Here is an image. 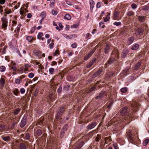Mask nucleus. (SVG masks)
<instances>
[{
    "mask_svg": "<svg viewBox=\"0 0 149 149\" xmlns=\"http://www.w3.org/2000/svg\"><path fill=\"white\" fill-rule=\"evenodd\" d=\"M136 132H134V134H133L132 132L130 130H129L127 132V136L128 141L131 143H135V140L134 137H133L134 134H135Z\"/></svg>",
    "mask_w": 149,
    "mask_h": 149,
    "instance_id": "obj_1",
    "label": "nucleus"
},
{
    "mask_svg": "<svg viewBox=\"0 0 149 149\" xmlns=\"http://www.w3.org/2000/svg\"><path fill=\"white\" fill-rule=\"evenodd\" d=\"M1 21L2 22L1 27L2 29H6L8 26V20L6 18L3 17L1 19Z\"/></svg>",
    "mask_w": 149,
    "mask_h": 149,
    "instance_id": "obj_2",
    "label": "nucleus"
},
{
    "mask_svg": "<svg viewBox=\"0 0 149 149\" xmlns=\"http://www.w3.org/2000/svg\"><path fill=\"white\" fill-rule=\"evenodd\" d=\"M65 111V108L63 107H60L58 112L57 113L56 118L58 119L63 114Z\"/></svg>",
    "mask_w": 149,
    "mask_h": 149,
    "instance_id": "obj_3",
    "label": "nucleus"
},
{
    "mask_svg": "<svg viewBox=\"0 0 149 149\" xmlns=\"http://www.w3.org/2000/svg\"><path fill=\"white\" fill-rule=\"evenodd\" d=\"M129 110L127 109V107H124L123 108L120 112L121 114L123 115L128 116L130 118L131 117V115L130 116V113L128 112Z\"/></svg>",
    "mask_w": 149,
    "mask_h": 149,
    "instance_id": "obj_4",
    "label": "nucleus"
},
{
    "mask_svg": "<svg viewBox=\"0 0 149 149\" xmlns=\"http://www.w3.org/2000/svg\"><path fill=\"white\" fill-rule=\"evenodd\" d=\"M107 95V94L105 91H102L98 95L95 97V99L96 100L98 99H102L105 96H106Z\"/></svg>",
    "mask_w": 149,
    "mask_h": 149,
    "instance_id": "obj_5",
    "label": "nucleus"
},
{
    "mask_svg": "<svg viewBox=\"0 0 149 149\" xmlns=\"http://www.w3.org/2000/svg\"><path fill=\"white\" fill-rule=\"evenodd\" d=\"M96 49V48L95 47L93 49H91L89 52L88 53V54L84 56V60H88L93 54Z\"/></svg>",
    "mask_w": 149,
    "mask_h": 149,
    "instance_id": "obj_6",
    "label": "nucleus"
},
{
    "mask_svg": "<svg viewBox=\"0 0 149 149\" xmlns=\"http://www.w3.org/2000/svg\"><path fill=\"white\" fill-rule=\"evenodd\" d=\"M26 124V117L24 116L22 119L20 126L21 128L24 127Z\"/></svg>",
    "mask_w": 149,
    "mask_h": 149,
    "instance_id": "obj_7",
    "label": "nucleus"
},
{
    "mask_svg": "<svg viewBox=\"0 0 149 149\" xmlns=\"http://www.w3.org/2000/svg\"><path fill=\"white\" fill-rule=\"evenodd\" d=\"M84 144V143L83 141L77 143L74 149H79Z\"/></svg>",
    "mask_w": 149,
    "mask_h": 149,
    "instance_id": "obj_8",
    "label": "nucleus"
},
{
    "mask_svg": "<svg viewBox=\"0 0 149 149\" xmlns=\"http://www.w3.org/2000/svg\"><path fill=\"white\" fill-rule=\"evenodd\" d=\"M97 125L96 123L94 122L88 125L86 127V129L88 130H90L94 128Z\"/></svg>",
    "mask_w": 149,
    "mask_h": 149,
    "instance_id": "obj_9",
    "label": "nucleus"
},
{
    "mask_svg": "<svg viewBox=\"0 0 149 149\" xmlns=\"http://www.w3.org/2000/svg\"><path fill=\"white\" fill-rule=\"evenodd\" d=\"M96 61V58L93 59L90 62L88 63L86 65V68H89L91 67L93 64Z\"/></svg>",
    "mask_w": 149,
    "mask_h": 149,
    "instance_id": "obj_10",
    "label": "nucleus"
},
{
    "mask_svg": "<svg viewBox=\"0 0 149 149\" xmlns=\"http://www.w3.org/2000/svg\"><path fill=\"white\" fill-rule=\"evenodd\" d=\"M102 71V69L99 68V69L93 74V76L94 77H96L100 75Z\"/></svg>",
    "mask_w": 149,
    "mask_h": 149,
    "instance_id": "obj_11",
    "label": "nucleus"
},
{
    "mask_svg": "<svg viewBox=\"0 0 149 149\" xmlns=\"http://www.w3.org/2000/svg\"><path fill=\"white\" fill-rule=\"evenodd\" d=\"M110 49V46L108 44H106L104 49V53L106 54H107L109 52Z\"/></svg>",
    "mask_w": 149,
    "mask_h": 149,
    "instance_id": "obj_12",
    "label": "nucleus"
},
{
    "mask_svg": "<svg viewBox=\"0 0 149 149\" xmlns=\"http://www.w3.org/2000/svg\"><path fill=\"white\" fill-rule=\"evenodd\" d=\"M144 31V29L142 28H139L136 30V34L137 35H140L141 33H143Z\"/></svg>",
    "mask_w": 149,
    "mask_h": 149,
    "instance_id": "obj_13",
    "label": "nucleus"
},
{
    "mask_svg": "<svg viewBox=\"0 0 149 149\" xmlns=\"http://www.w3.org/2000/svg\"><path fill=\"white\" fill-rule=\"evenodd\" d=\"M128 51L127 50H124L122 53L121 57L123 58H125L128 54Z\"/></svg>",
    "mask_w": 149,
    "mask_h": 149,
    "instance_id": "obj_14",
    "label": "nucleus"
},
{
    "mask_svg": "<svg viewBox=\"0 0 149 149\" xmlns=\"http://www.w3.org/2000/svg\"><path fill=\"white\" fill-rule=\"evenodd\" d=\"M90 8L91 10V11L92 12L94 6L95 2L93 0H90Z\"/></svg>",
    "mask_w": 149,
    "mask_h": 149,
    "instance_id": "obj_15",
    "label": "nucleus"
},
{
    "mask_svg": "<svg viewBox=\"0 0 149 149\" xmlns=\"http://www.w3.org/2000/svg\"><path fill=\"white\" fill-rule=\"evenodd\" d=\"M134 37H131L128 39V45L132 44L134 40Z\"/></svg>",
    "mask_w": 149,
    "mask_h": 149,
    "instance_id": "obj_16",
    "label": "nucleus"
},
{
    "mask_svg": "<svg viewBox=\"0 0 149 149\" xmlns=\"http://www.w3.org/2000/svg\"><path fill=\"white\" fill-rule=\"evenodd\" d=\"M115 59L113 58H110L108 61L107 63L106 64L107 65V64L111 65L115 61Z\"/></svg>",
    "mask_w": 149,
    "mask_h": 149,
    "instance_id": "obj_17",
    "label": "nucleus"
},
{
    "mask_svg": "<svg viewBox=\"0 0 149 149\" xmlns=\"http://www.w3.org/2000/svg\"><path fill=\"white\" fill-rule=\"evenodd\" d=\"M5 79L4 78H1L0 79V86L1 88L4 87L5 84Z\"/></svg>",
    "mask_w": 149,
    "mask_h": 149,
    "instance_id": "obj_18",
    "label": "nucleus"
},
{
    "mask_svg": "<svg viewBox=\"0 0 149 149\" xmlns=\"http://www.w3.org/2000/svg\"><path fill=\"white\" fill-rule=\"evenodd\" d=\"M119 12L118 11H115L113 16V18L114 19L116 20L117 19L119 16Z\"/></svg>",
    "mask_w": 149,
    "mask_h": 149,
    "instance_id": "obj_19",
    "label": "nucleus"
},
{
    "mask_svg": "<svg viewBox=\"0 0 149 149\" xmlns=\"http://www.w3.org/2000/svg\"><path fill=\"white\" fill-rule=\"evenodd\" d=\"M139 47V45L138 44H136L133 46L132 48L131 49L132 50H136Z\"/></svg>",
    "mask_w": 149,
    "mask_h": 149,
    "instance_id": "obj_20",
    "label": "nucleus"
},
{
    "mask_svg": "<svg viewBox=\"0 0 149 149\" xmlns=\"http://www.w3.org/2000/svg\"><path fill=\"white\" fill-rule=\"evenodd\" d=\"M19 149H26V146L25 144L23 143H22L20 144L19 145Z\"/></svg>",
    "mask_w": 149,
    "mask_h": 149,
    "instance_id": "obj_21",
    "label": "nucleus"
},
{
    "mask_svg": "<svg viewBox=\"0 0 149 149\" xmlns=\"http://www.w3.org/2000/svg\"><path fill=\"white\" fill-rule=\"evenodd\" d=\"M149 9V6L148 5L142 7V9L143 10L146 11Z\"/></svg>",
    "mask_w": 149,
    "mask_h": 149,
    "instance_id": "obj_22",
    "label": "nucleus"
},
{
    "mask_svg": "<svg viewBox=\"0 0 149 149\" xmlns=\"http://www.w3.org/2000/svg\"><path fill=\"white\" fill-rule=\"evenodd\" d=\"M2 139L5 141H8L10 140V137L9 136H4L2 137Z\"/></svg>",
    "mask_w": 149,
    "mask_h": 149,
    "instance_id": "obj_23",
    "label": "nucleus"
},
{
    "mask_svg": "<svg viewBox=\"0 0 149 149\" xmlns=\"http://www.w3.org/2000/svg\"><path fill=\"white\" fill-rule=\"evenodd\" d=\"M46 16V13L45 11L42 12L41 13L40 16L41 17L42 19H44Z\"/></svg>",
    "mask_w": 149,
    "mask_h": 149,
    "instance_id": "obj_24",
    "label": "nucleus"
},
{
    "mask_svg": "<svg viewBox=\"0 0 149 149\" xmlns=\"http://www.w3.org/2000/svg\"><path fill=\"white\" fill-rule=\"evenodd\" d=\"M42 131L40 130H38L36 132V134L38 136H40L42 134Z\"/></svg>",
    "mask_w": 149,
    "mask_h": 149,
    "instance_id": "obj_25",
    "label": "nucleus"
},
{
    "mask_svg": "<svg viewBox=\"0 0 149 149\" xmlns=\"http://www.w3.org/2000/svg\"><path fill=\"white\" fill-rule=\"evenodd\" d=\"M26 39L29 42H31L33 40V37L31 36H27Z\"/></svg>",
    "mask_w": 149,
    "mask_h": 149,
    "instance_id": "obj_26",
    "label": "nucleus"
},
{
    "mask_svg": "<svg viewBox=\"0 0 149 149\" xmlns=\"http://www.w3.org/2000/svg\"><path fill=\"white\" fill-rule=\"evenodd\" d=\"M132 106L135 109H137L139 107V104L136 102H134Z\"/></svg>",
    "mask_w": 149,
    "mask_h": 149,
    "instance_id": "obj_27",
    "label": "nucleus"
},
{
    "mask_svg": "<svg viewBox=\"0 0 149 149\" xmlns=\"http://www.w3.org/2000/svg\"><path fill=\"white\" fill-rule=\"evenodd\" d=\"M64 18L67 20H69L71 19V17L69 14H68L65 15Z\"/></svg>",
    "mask_w": 149,
    "mask_h": 149,
    "instance_id": "obj_28",
    "label": "nucleus"
},
{
    "mask_svg": "<svg viewBox=\"0 0 149 149\" xmlns=\"http://www.w3.org/2000/svg\"><path fill=\"white\" fill-rule=\"evenodd\" d=\"M13 93L15 95H17L19 93V91L17 88H15L13 91Z\"/></svg>",
    "mask_w": 149,
    "mask_h": 149,
    "instance_id": "obj_29",
    "label": "nucleus"
},
{
    "mask_svg": "<svg viewBox=\"0 0 149 149\" xmlns=\"http://www.w3.org/2000/svg\"><path fill=\"white\" fill-rule=\"evenodd\" d=\"M144 17L142 16H139L138 17V19L140 22H143L144 21Z\"/></svg>",
    "mask_w": 149,
    "mask_h": 149,
    "instance_id": "obj_30",
    "label": "nucleus"
},
{
    "mask_svg": "<svg viewBox=\"0 0 149 149\" xmlns=\"http://www.w3.org/2000/svg\"><path fill=\"white\" fill-rule=\"evenodd\" d=\"M134 14V12L132 10L128 11L127 13L128 16H130L133 15Z\"/></svg>",
    "mask_w": 149,
    "mask_h": 149,
    "instance_id": "obj_31",
    "label": "nucleus"
},
{
    "mask_svg": "<svg viewBox=\"0 0 149 149\" xmlns=\"http://www.w3.org/2000/svg\"><path fill=\"white\" fill-rule=\"evenodd\" d=\"M109 15L110 14H109V15H107L106 17L104 18V21L105 22H107L110 19Z\"/></svg>",
    "mask_w": 149,
    "mask_h": 149,
    "instance_id": "obj_32",
    "label": "nucleus"
},
{
    "mask_svg": "<svg viewBox=\"0 0 149 149\" xmlns=\"http://www.w3.org/2000/svg\"><path fill=\"white\" fill-rule=\"evenodd\" d=\"M149 142V139H146L143 142V146H146L148 144V142Z\"/></svg>",
    "mask_w": 149,
    "mask_h": 149,
    "instance_id": "obj_33",
    "label": "nucleus"
},
{
    "mask_svg": "<svg viewBox=\"0 0 149 149\" xmlns=\"http://www.w3.org/2000/svg\"><path fill=\"white\" fill-rule=\"evenodd\" d=\"M121 92L125 93L127 91V87H124L121 88L120 90Z\"/></svg>",
    "mask_w": 149,
    "mask_h": 149,
    "instance_id": "obj_34",
    "label": "nucleus"
},
{
    "mask_svg": "<svg viewBox=\"0 0 149 149\" xmlns=\"http://www.w3.org/2000/svg\"><path fill=\"white\" fill-rule=\"evenodd\" d=\"M20 111V109L19 108H17L14 111V114L15 115H17Z\"/></svg>",
    "mask_w": 149,
    "mask_h": 149,
    "instance_id": "obj_35",
    "label": "nucleus"
},
{
    "mask_svg": "<svg viewBox=\"0 0 149 149\" xmlns=\"http://www.w3.org/2000/svg\"><path fill=\"white\" fill-rule=\"evenodd\" d=\"M24 139L28 140L30 139V136L29 134L27 133L24 136Z\"/></svg>",
    "mask_w": 149,
    "mask_h": 149,
    "instance_id": "obj_36",
    "label": "nucleus"
},
{
    "mask_svg": "<svg viewBox=\"0 0 149 149\" xmlns=\"http://www.w3.org/2000/svg\"><path fill=\"white\" fill-rule=\"evenodd\" d=\"M6 70V67L4 66H2L0 67V71L3 72Z\"/></svg>",
    "mask_w": 149,
    "mask_h": 149,
    "instance_id": "obj_37",
    "label": "nucleus"
},
{
    "mask_svg": "<svg viewBox=\"0 0 149 149\" xmlns=\"http://www.w3.org/2000/svg\"><path fill=\"white\" fill-rule=\"evenodd\" d=\"M101 138V136H100L99 134H98L95 138V140L96 141L98 142L100 140V139Z\"/></svg>",
    "mask_w": 149,
    "mask_h": 149,
    "instance_id": "obj_38",
    "label": "nucleus"
},
{
    "mask_svg": "<svg viewBox=\"0 0 149 149\" xmlns=\"http://www.w3.org/2000/svg\"><path fill=\"white\" fill-rule=\"evenodd\" d=\"M104 23L103 22H100L99 24L100 26L102 28L105 27V26L104 25Z\"/></svg>",
    "mask_w": 149,
    "mask_h": 149,
    "instance_id": "obj_39",
    "label": "nucleus"
},
{
    "mask_svg": "<svg viewBox=\"0 0 149 149\" xmlns=\"http://www.w3.org/2000/svg\"><path fill=\"white\" fill-rule=\"evenodd\" d=\"M111 141V138L110 136H109L108 137H107L105 139V142L107 144L108 142L107 141Z\"/></svg>",
    "mask_w": 149,
    "mask_h": 149,
    "instance_id": "obj_40",
    "label": "nucleus"
},
{
    "mask_svg": "<svg viewBox=\"0 0 149 149\" xmlns=\"http://www.w3.org/2000/svg\"><path fill=\"white\" fill-rule=\"evenodd\" d=\"M54 71V69L53 68H51L49 70V72L50 74H52Z\"/></svg>",
    "mask_w": 149,
    "mask_h": 149,
    "instance_id": "obj_41",
    "label": "nucleus"
},
{
    "mask_svg": "<svg viewBox=\"0 0 149 149\" xmlns=\"http://www.w3.org/2000/svg\"><path fill=\"white\" fill-rule=\"evenodd\" d=\"M53 24L54 26H56V29L58 31L60 30V29L57 26V24L54 21L53 22Z\"/></svg>",
    "mask_w": 149,
    "mask_h": 149,
    "instance_id": "obj_42",
    "label": "nucleus"
},
{
    "mask_svg": "<svg viewBox=\"0 0 149 149\" xmlns=\"http://www.w3.org/2000/svg\"><path fill=\"white\" fill-rule=\"evenodd\" d=\"M77 37V35L75 34H73L70 35L69 36V39H71L73 38H75Z\"/></svg>",
    "mask_w": 149,
    "mask_h": 149,
    "instance_id": "obj_43",
    "label": "nucleus"
},
{
    "mask_svg": "<svg viewBox=\"0 0 149 149\" xmlns=\"http://www.w3.org/2000/svg\"><path fill=\"white\" fill-rule=\"evenodd\" d=\"M21 26L22 24L20 23H19V24L17 26L16 28V30L17 32H19L20 29V27Z\"/></svg>",
    "mask_w": 149,
    "mask_h": 149,
    "instance_id": "obj_44",
    "label": "nucleus"
},
{
    "mask_svg": "<svg viewBox=\"0 0 149 149\" xmlns=\"http://www.w3.org/2000/svg\"><path fill=\"white\" fill-rule=\"evenodd\" d=\"M43 36V33H42L40 32L39 33L37 36L38 39H40Z\"/></svg>",
    "mask_w": 149,
    "mask_h": 149,
    "instance_id": "obj_45",
    "label": "nucleus"
},
{
    "mask_svg": "<svg viewBox=\"0 0 149 149\" xmlns=\"http://www.w3.org/2000/svg\"><path fill=\"white\" fill-rule=\"evenodd\" d=\"M141 62H139L137 63L136 65H135V68L136 69H137L138 68H139L140 66L141 65Z\"/></svg>",
    "mask_w": 149,
    "mask_h": 149,
    "instance_id": "obj_46",
    "label": "nucleus"
},
{
    "mask_svg": "<svg viewBox=\"0 0 149 149\" xmlns=\"http://www.w3.org/2000/svg\"><path fill=\"white\" fill-rule=\"evenodd\" d=\"M91 35L90 33H88L86 34V36L85 38L86 39H90Z\"/></svg>",
    "mask_w": 149,
    "mask_h": 149,
    "instance_id": "obj_47",
    "label": "nucleus"
},
{
    "mask_svg": "<svg viewBox=\"0 0 149 149\" xmlns=\"http://www.w3.org/2000/svg\"><path fill=\"white\" fill-rule=\"evenodd\" d=\"M64 133L65 132L64 130H62L60 134V136L61 138L63 137V136Z\"/></svg>",
    "mask_w": 149,
    "mask_h": 149,
    "instance_id": "obj_48",
    "label": "nucleus"
},
{
    "mask_svg": "<svg viewBox=\"0 0 149 149\" xmlns=\"http://www.w3.org/2000/svg\"><path fill=\"white\" fill-rule=\"evenodd\" d=\"M30 66H29L28 64L25 65V68L24 69V70L26 71H28V68Z\"/></svg>",
    "mask_w": 149,
    "mask_h": 149,
    "instance_id": "obj_49",
    "label": "nucleus"
},
{
    "mask_svg": "<svg viewBox=\"0 0 149 149\" xmlns=\"http://www.w3.org/2000/svg\"><path fill=\"white\" fill-rule=\"evenodd\" d=\"M113 24L118 26L121 25V23L120 22H115L113 23Z\"/></svg>",
    "mask_w": 149,
    "mask_h": 149,
    "instance_id": "obj_50",
    "label": "nucleus"
},
{
    "mask_svg": "<svg viewBox=\"0 0 149 149\" xmlns=\"http://www.w3.org/2000/svg\"><path fill=\"white\" fill-rule=\"evenodd\" d=\"M54 43L53 42H52L49 45V46L50 49H52L53 48Z\"/></svg>",
    "mask_w": 149,
    "mask_h": 149,
    "instance_id": "obj_51",
    "label": "nucleus"
},
{
    "mask_svg": "<svg viewBox=\"0 0 149 149\" xmlns=\"http://www.w3.org/2000/svg\"><path fill=\"white\" fill-rule=\"evenodd\" d=\"M5 11V13H6L7 14H9L11 13V10L10 9H9L8 10H7L6 9H5L4 10Z\"/></svg>",
    "mask_w": 149,
    "mask_h": 149,
    "instance_id": "obj_52",
    "label": "nucleus"
},
{
    "mask_svg": "<svg viewBox=\"0 0 149 149\" xmlns=\"http://www.w3.org/2000/svg\"><path fill=\"white\" fill-rule=\"evenodd\" d=\"M34 76V74L32 72H31L28 75V77L30 78H33Z\"/></svg>",
    "mask_w": 149,
    "mask_h": 149,
    "instance_id": "obj_53",
    "label": "nucleus"
},
{
    "mask_svg": "<svg viewBox=\"0 0 149 149\" xmlns=\"http://www.w3.org/2000/svg\"><path fill=\"white\" fill-rule=\"evenodd\" d=\"M77 44L75 42L72 44L71 45V47L74 48H76L77 47Z\"/></svg>",
    "mask_w": 149,
    "mask_h": 149,
    "instance_id": "obj_54",
    "label": "nucleus"
},
{
    "mask_svg": "<svg viewBox=\"0 0 149 149\" xmlns=\"http://www.w3.org/2000/svg\"><path fill=\"white\" fill-rule=\"evenodd\" d=\"M62 91V87L61 86H60L59 88H58L57 90V91L58 93H61Z\"/></svg>",
    "mask_w": 149,
    "mask_h": 149,
    "instance_id": "obj_55",
    "label": "nucleus"
},
{
    "mask_svg": "<svg viewBox=\"0 0 149 149\" xmlns=\"http://www.w3.org/2000/svg\"><path fill=\"white\" fill-rule=\"evenodd\" d=\"M131 7L132 9H135L137 7V5L135 3H133L131 5Z\"/></svg>",
    "mask_w": 149,
    "mask_h": 149,
    "instance_id": "obj_56",
    "label": "nucleus"
},
{
    "mask_svg": "<svg viewBox=\"0 0 149 149\" xmlns=\"http://www.w3.org/2000/svg\"><path fill=\"white\" fill-rule=\"evenodd\" d=\"M21 80L19 79H16L15 80V82L17 84H19L20 83Z\"/></svg>",
    "mask_w": 149,
    "mask_h": 149,
    "instance_id": "obj_57",
    "label": "nucleus"
},
{
    "mask_svg": "<svg viewBox=\"0 0 149 149\" xmlns=\"http://www.w3.org/2000/svg\"><path fill=\"white\" fill-rule=\"evenodd\" d=\"M113 104V102H111L107 106V108L109 109H110L111 107Z\"/></svg>",
    "mask_w": 149,
    "mask_h": 149,
    "instance_id": "obj_58",
    "label": "nucleus"
},
{
    "mask_svg": "<svg viewBox=\"0 0 149 149\" xmlns=\"http://www.w3.org/2000/svg\"><path fill=\"white\" fill-rule=\"evenodd\" d=\"M113 145L115 149H119V147H118L116 143H114L113 144Z\"/></svg>",
    "mask_w": 149,
    "mask_h": 149,
    "instance_id": "obj_59",
    "label": "nucleus"
},
{
    "mask_svg": "<svg viewBox=\"0 0 149 149\" xmlns=\"http://www.w3.org/2000/svg\"><path fill=\"white\" fill-rule=\"evenodd\" d=\"M25 92V90L23 88H21L20 90V92L21 94H23Z\"/></svg>",
    "mask_w": 149,
    "mask_h": 149,
    "instance_id": "obj_60",
    "label": "nucleus"
},
{
    "mask_svg": "<svg viewBox=\"0 0 149 149\" xmlns=\"http://www.w3.org/2000/svg\"><path fill=\"white\" fill-rule=\"evenodd\" d=\"M35 28L36 26H34L33 27H32L31 28V33H33L34 32L35 30Z\"/></svg>",
    "mask_w": 149,
    "mask_h": 149,
    "instance_id": "obj_61",
    "label": "nucleus"
},
{
    "mask_svg": "<svg viewBox=\"0 0 149 149\" xmlns=\"http://www.w3.org/2000/svg\"><path fill=\"white\" fill-rule=\"evenodd\" d=\"M52 14L54 15H56L57 14V12L56 11L54 10H52Z\"/></svg>",
    "mask_w": 149,
    "mask_h": 149,
    "instance_id": "obj_62",
    "label": "nucleus"
},
{
    "mask_svg": "<svg viewBox=\"0 0 149 149\" xmlns=\"http://www.w3.org/2000/svg\"><path fill=\"white\" fill-rule=\"evenodd\" d=\"M6 0H0V4L3 5L5 3Z\"/></svg>",
    "mask_w": 149,
    "mask_h": 149,
    "instance_id": "obj_63",
    "label": "nucleus"
},
{
    "mask_svg": "<svg viewBox=\"0 0 149 149\" xmlns=\"http://www.w3.org/2000/svg\"><path fill=\"white\" fill-rule=\"evenodd\" d=\"M101 6V3L100 2H98L97 4V7L98 8H99Z\"/></svg>",
    "mask_w": 149,
    "mask_h": 149,
    "instance_id": "obj_64",
    "label": "nucleus"
}]
</instances>
